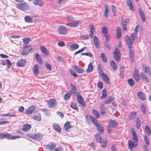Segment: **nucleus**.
I'll list each match as a JSON object with an SVG mask.
<instances>
[{"mask_svg":"<svg viewBox=\"0 0 151 151\" xmlns=\"http://www.w3.org/2000/svg\"><path fill=\"white\" fill-rule=\"evenodd\" d=\"M19 136L14 135L12 136L7 133H0V139L7 138L8 139H14L20 138Z\"/></svg>","mask_w":151,"mask_h":151,"instance_id":"1","label":"nucleus"},{"mask_svg":"<svg viewBox=\"0 0 151 151\" xmlns=\"http://www.w3.org/2000/svg\"><path fill=\"white\" fill-rule=\"evenodd\" d=\"M17 7L21 10L25 11L28 9L29 6L27 3L23 2L17 4Z\"/></svg>","mask_w":151,"mask_h":151,"instance_id":"2","label":"nucleus"},{"mask_svg":"<svg viewBox=\"0 0 151 151\" xmlns=\"http://www.w3.org/2000/svg\"><path fill=\"white\" fill-rule=\"evenodd\" d=\"M115 60L118 62H119L120 60L121 53L119 50L116 48L113 52Z\"/></svg>","mask_w":151,"mask_h":151,"instance_id":"3","label":"nucleus"},{"mask_svg":"<svg viewBox=\"0 0 151 151\" xmlns=\"http://www.w3.org/2000/svg\"><path fill=\"white\" fill-rule=\"evenodd\" d=\"M29 137L36 140H40L42 139V135L40 133L31 134Z\"/></svg>","mask_w":151,"mask_h":151,"instance_id":"4","label":"nucleus"},{"mask_svg":"<svg viewBox=\"0 0 151 151\" xmlns=\"http://www.w3.org/2000/svg\"><path fill=\"white\" fill-rule=\"evenodd\" d=\"M58 32L60 35H64L67 33L68 31L67 28L65 27L60 26L58 28Z\"/></svg>","mask_w":151,"mask_h":151,"instance_id":"5","label":"nucleus"},{"mask_svg":"<svg viewBox=\"0 0 151 151\" xmlns=\"http://www.w3.org/2000/svg\"><path fill=\"white\" fill-rule=\"evenodd\" d=\"M138 144V142L134 141H132L129 140L128 141V147L129 149L131 150H132L133 148L136 147Z\"/></svg>","mask_w":151,"mask_h":151,"instance_id":"6","label":"nucleus"},{"mask_svg":"<svg viewBox=\"0 0 151 151\" xmlns=\"http://www.w3.org/2000/svg\"><path fill=\"white\" fill-rule=\"evenodd\" d=\"M77 99L78 101L80 104L83 107L85 106V104L82 97L80 95L78 94L77 95Z\"/></svg>","mask_w":151,"mask_h":151,"instance_id":"7","label":"nucleus"},{"mask_svg":"<svg viewBox=\"0 0 151 151\" xmlns=\"http://www.w3.org/2000/svg\"><path fill=\"white\" fill-rule=\"evenodd\" d=\"M81 22L82 21L80 20H77L71 23H68L66 25L70 27H76L79 25Z\"/></svg>","mask_w":151,"mask_h":151,"instance_id":"8","label":"nucleus"},{"mask_svg":"<svg viewBox=\"0 0 151 151\" xmlns=\"http://www.w3.org/2000/svg\"><path fill=\"white\" fill-rule=\"evenodd\" d=\"M56 104V101L54 98L50 99L48 101V106L50 108L54 107Z\"/></svg>","mask_w":151,"mask_h":151,"instance_id":"9","label":"nucleus"},{"mask_svg":"<svg viewBox=\"0 0 151 151\" xmlns=\"http://www.w3.org/2000/svg\"><path fill=\"white\" fill-rule=\"evenodd\" d=\"M45 146L47 149L52 150L55 148L56 145L55 143L50 142L49 144L46 145Z\"/></svg>","mask_w":151,"mask_h":151,"instance_id":"10","label":"nucleus"},{"mask_svg":"<svg viewBox=\"0 0 151 151\" xmlns=\"http://www.w3.org/2000/svg\"><path fill=\"white\" fill-rule=\"evenodd\" d=\"M126 39L128 47L129 49H131L133 45L130 37L128 35H126Z\"/></svg>","mask_w":151,"mask_h":151,"instance_id":"11","label":"nucleus"},{"mask_svg":"<svg viewBox=\"0 0 151 151\" xmlns=\"http://www.w3.org/2000/svg\"><path fill=\"white\" fill-rule=\"evenodd\" d=\"M32 49V48L29 49H28L27 47L24 48L21 52V55H27L31 51Z\"/></svg>","mask_w":151,"mask_h":151,"instance_id":"12","label":"nucleus"},{"mask_svg":"<svg viewBox=\"0 0 151 151\" xmlns=\"http://www.w3.org/2000/svg\"><path fill=\"white\" fill-rule=\"evenodd\" d=\"M35 106H31L25 110V113L27 114H31L35 111Z\"/></svg>","mask_w":151,"mask_h":151,"instance_id":"13","label":"nucleus"},{"mask_svg":"<svg viewBox=\"0 0 151 151\" xmlns=\"http://www.w3.org/2000/svg\"><path fill=\"white\" fill-rule=\"evenodd\" d=\"M26 63V60L24 59H21L19 60L17 63V65L18 66L23 67L24 66Z\"/></svg>","mask_w":151,"mask_h":151,"instance_id":"14","label":"nucleus"},{"mask_svg":"<svg viewBox=\"0 0 151 151\" xmlns=\"http://www.w3.org/2000/svg\"><path fill=\"white\" fill-rule=\"evenodd\" d=\"M109 126L112 127H114L118 126V123L115 120H111L109 122Z\"/></svg>","mask_w":151,"mask_h":151,"instance_id":"15","label":"nucleus"},{"mask_svg":"<svg viewBox=\"0 0 151 151\" xmlns=\"http://www.w3.org/2000/svg\"><path fill=\"white\" fill-rule=\"evenodd\" d=\"M114 100V98L112 96H110L107 97L104 101L103 103L106 104H109L111 103Z\"/></svg>","mask_w":151,"mask_h":151,"instance_id":"16","label":"nucleus"},{"mask_svg":"<svg viewBox=\"0 0 151 151\" xmlns=\"http://www.w3.org/2000/svg\"><path fill=\"white\" fill-rule=\"evenodd\" d=\"M35 57L37 61L39 64L41 65L42 63V61L41 57L38 54L36 53L35 54Z\"/></svg>","mask_w":151,"mask_h":151,"instance_id":"17","label":"nucleus"},{"mask_svg":"<svg viewBox=\"0 0 151 151\" xmlns=\"http://www.w3.org/2000/svg\"><path fill=\"white\" fill-rule=\"evenodd\" d=\"M93 43L95 46L97 48H98L99 46V41L98 39L96 36H94L93 38Z\"/></svg>","mask_w":151,"mask_h":151,"instance_id":"18","label":"nucleus"},{"mask_svg":"<svg viewBox=\"0 0 151 151\" xmlns=\"http://www.w3.org/2000/svg\"><path fill=\"white\" fill-rule=\"evenodd\" d=\"M40 48L42 52L44 54V56H45V55H48L49 54L47 50L44 46L41 45L40 46Z\"/></svg>","mask_w":151,"mask_h":151,"instance_id":"19","label":"nucleus"},{"mask_svg":"<svg viewBox=\"0 0 151 151\" xmlns=\"http://www.w3.org/2000/svg\"><path fill=\"white\" fill-rule=\"evenodd\" d=\"M100 112L101 114L104 116L105 115L106 113V109L105 107V105L104 104H102L100 107Z\"/></svg>","mask_w":151,"mask_h":151,"instance_id":"20","label":"nucleus"},{"mask_svg":"<svg viewBox=\"0 0 151 151\" xmlns=\"http://www.w3.org/2000/svg\"><path fill=\"white\" fill-rule=\"evenodd\" d=\"M139 15L141 18L142 21L143 22H145V17L143 12L140 8L139 9Z\"/></svg>","mask_w":151,"mask_h":151,"instance_id":"21","label":"nucleus"},{"mask_svg":"<svg viewBox=\"0 0 151 151\" xmlns=\"http://www.w3.org/2000/svg\"><path fill=\"white\" fill-rule=\"evenodd\" d=\"M137 95L139 97L141 100H144L146 99L145 94L142 92H138L137 93Z\"/></svg>","mask_w":151,"mask_h":151,"instance_id":"22","label":"nucleus"},{"mask_svg":"<svg viewBox=\"0 0 151 151\" xmlns=\"http://www.w3.org/2000/svg\"><path fill=\"white\" fill-rule=\"evenodd\" d=\"M53 129L58 132H60L61 129L60 126L56 123H54L53 125Z\"/></svg>","mask_w":151,"mask_h":151,"instance_id":"23","label":"nucleus"},{"mask_svg":"<svg viewBox=\"0 0 151 151\" xmlns=\"http://www.w3.org/2000/svg\"><path fill=\"white\" fill-rule=\"evenodd\" d=\"M23 47H27V45L28 44L30 41V38L29 37H25L23 39Z\"/></svg>","mask_w":151,"mask_h":151,"instance_id":"24","label":"nucleus"},{"mask_svg":"<svg viewBox=\"0 0 151 151\" xmlns=\"http://www.w3.org/2000/svg\"><path fill=\"white\" fill-rule=\"evenodd\" d=\"M102 78L104 81L107 84L109 83V79L107 75L105 73H102Z\"/></svg>","mask_w":151,"mask_h":151,"instance_id":"25","label":"nucleus"},{"mask_svg":"<svg viewBox=\"0 0 151 151\" xmlns=\"http://www.w3.org/2000/svg\"><path fill=\"white\" fill-rule=\"evenodd\" d=\"M130 38H131L132 41H134V40H136L138 38L137 33L136 32L133 33L131 34Z\"/></svg>","mask_w":151,"mask_h":151,"instance_id":"26","label":"nucleus"},{"mask_svg":"<svg viewBox=\"0 0 151 151\" xmlns=\"http://www.w3.org/2000/svg\"><path fill=\"white\" fill-rule=\"evenodd\" d=\"M31 127V125L29 124H27L23 125V128L22 129L24 131L27 132L29 130Z\"/></svg>","mask_w":151,"mask_h":151,"instance_id":"27","label":"nucleus"},{"mask_svg":"<svg viewBox=\"0 0 151 151\" xmlns=\"http://www.w3.org/2000/svg\"><path fill=\"white\" fill-rule=\"evenodd\" d=\"M33 3L35 5H37L42 6L43 5V3L41 0H34Z\"/></svg>","mask_w":151,"mask_h":151,"instance_id":"28","label":"nucleus"},{"mask_svg":"<svg viewBox=\"0 0 151 151\" xmlns=\"http://www.w3.org/2000/svg\"><path fill=\"white\" fill-rule=\"evenodd\" d=\"M132 134L133 136L132 139L134 141L138 142L137 134L135 131H132Z\"/></svg>","mask_w":151,"mask_h":151,"instance_id":"29","label":"nucleus"},{"mask_svg":"<svg viewBox=\"0 0 151 151\" xmlns=\"http://www.w3.org/2000/svg\"><path fill=\"white\" fill-rule=\"evenodd\" d=\"M127 5L129 6V9L133 11L134 9L131 0H127Z\"/></svg>","mask_w":151,"mask_h":151,"instance_id":"30","label":"nucleus"},{"mask_svg":"<svg viewBox=\"0 0 151 151\" xmlns=\"http://www.w3.org/2000/svg\"><path fill=\"white\" fill-rule=\"evenodd\" d=\"M128 22V19H123L122 21V24L124 30H126L127 29V22Z\"/></svg>","mask_w":151,"mask_h":151,"instance_id":"31","label":"nucleus"},{"mask_svg":"<svg viewBox=\"0 0 151 151\" xmlns=\"http://www.w3.org/2000/svg\"><path fill=\"white\" fill-rule=\"evenodd\" d=\"M105 10L104 11V16L106 18H107L108 17L109 13V9L106 4L104 5Z\"/></svg>","mask_w":151,"mask_h":151,"instance_id":"32","label":"nucleus"},{"mask_svg":"<svg viewBox=\"0 0 151 151\" xmlns=\"http://www.w3.org/2000/svg\"><path fill=\"white\" fill-rule=\"evenodd\" d=\"M39 66L37 64H36L33 68L34 73L36 75L39 73Z\"/></svg>","mask_w":151,"mask_h":151,"instance_id":"33","label":"nucleus"},{"mask_svg":"<svg viewBox=\"0 0 151 151\" xmlns=\"http://www.w3.org/2000/svg\"><path fill=\"white\" fill-rule=\"evenodd\" d=\"M140 76L142 79L146 82H148L149 81V78L143 73H141L140 74Z\"/></svg>","mask_w":151,"mask_h":151,"instance_id":"34","label":"nucleus"},{"mask_svg":"<svg viewBox=\"0 0 151 151\" xmlns=\"http://www.w3.org/2000/svg\"><path fill=\"white\" fill-rule=\"evenodd\" d=\"M25 21L28 23H31L33 21V19L29 16H26L24 17Z\"/></svg>","mask_w":151,"mask_h":151,"instance_id":"35","label":"nucleus"},{"mask_svg":"<svg viewBox=\"0 0 151 151\" xmlns=\"http://www.w3.org/2000/svg\"><path fill=\"white\" fill-rule=\"evenodd\" d=\"M107 92L106 89H104L102 92V94L100 97L101 99H103L105 98L107 96Z\"/></svg>","mask_w":151,"mask_h":151,"instance_id":"36","label":"nucleus"},{"mask_svg":"<svg viewBox=\"0 0 151 151\" xmlns=\"http://www.w3.org/2000/svg\"><path fill=\"white\" fill-rule=\"evenodd\" d=\"M137 116V113L136 112L134 111L131 112L129 116V119L131 120L135 118Z\"/></svg>","mask_w":151,"mask_h":151,"instance_id":"37","label":"nucleus"},{"mask_svg":"<svg viewBox=\"0 0 151 151\" xmlns=\"http://www.w3.org/2000/svg\"><path fill=\"white\" fill-rule=\"evenodd\" d=\"M90 118L91 119L92 122L96 126L98 124L97 119L95 118L94 117L90 115L89 116Z\"/></svg>","mask_w":151,"mask_h":151,"instance_id":"38","label":"nucleus"},{"mask_svg":"<svg viewBox=\"0 0 151 151\" xmlns=\"http://www.w3.org/2000/svg\"><path fill=\"white\" fill-rule=\"evenodd\" d=\"M95 137L96 138V141L99 142H101L102 138L101 136L98 134H97L96 135H94Z\"/></svg>","mask_w":151,"mask_h":151,"instance_id":"39","label":"nucleus"},{"mask_svg":"<svg viewBox=\"0 0 151 151\" xmlns=\"http://www.w3.org/2000/svg\"><path fill=\"white\" fill-rule=\"evenodd\" d=\"M129 53L130 58L132 62H133L134 59V53L131 49H130Z\"/></svg>","mask_w":151,"mask_h":151,"instance_id":"40","label":"nucleus"},{"mask_svg":"<svg viewBox=\"0 0 151 151\" xmlns=\"http://www.w3.org/2000/svg\"><path fill=\"white\" fill-rule=\"evenodd\" d=\"M98 128V130L101 133H103L104 132V128L100 124H98L96 125Z\"/></svg>","mask_w":151,"mask_h":151,"instance_id":"41","label":"nucleus"},{"mask_svg":"<svg viewBox=\"0 0 151 151\" xmlns=\"http://www.w3.org/2000/svg\"><path fill=\"white\" fill-rule=\"evenodd\" d=\"M93 69V67L92 63H90L88 64V68L86 70V71L88 73L90 72Z\"/></svg>","mask_w":151,"mask_h":151,"instance_id":"42","label":"nucleus"},{"mask_svg":"<svg viewBox=\"0 0 151 151\" xmlns=\"http://www.w3.org/2000/svg\"><path fill=\"white\" fill-rule=\"evenodd\" d=\"M70 86L71 87V91L72 93L74 94L76 93L77 91L75 86L72 84H71Z\"/></svg>","mask_w":151,"mask_h":151,"instance_id":"43","label":"nucleus"},{"mask_svg":"<svg viewBox=\"0 0 151 151\" xmlns=\"http://www.w3.org/2000/svg\"><path fill=\"white\" fill-rule=\"evenodd\" d=\"M71 93L70 91L68 92L64 96V99L65 100H67L70 97Z\"/></svg>","mask_w":151,"mask_h":151,"instance_id":"44","label":"nucleus"},{"mask_svg":"<svg viewBox=\"0 0 151 151\" xmlns=\"http://www.w3.org/2000/svg\"><path fill=\"white\" fill-rule=\"evenodd\" d=\"M92 111L96 118H98L100 117V114L97 110L93 109L92 110Z\"/></svg>","mask_w":151,"mask_h":151,"instance_id":"45","label":"nucleus"},{"mask_svg":"<svg viewBox=\"0 0 151 151\" xmlns=\"http://www.w3.org/2000/svg\"><path fill=\"white\" fill-rule=\"evenodd\" d=\"M121 29L119 27H117L116 30V36L118 38L120 37L121 36Z\"/></svg>","mask_w":151,"mask_h":151,"instance_id":"46","label":"nucleus"},{"mask_svg":"<svg viewBox=\"0 0 151 151\" xmlns=\"http://www.w3.org/2000/svg\"><path fill=\"white\" fill-rule=\"evenodd\" d=\"M136 124L137 128L139 129L141 126V123L140 120L138 119V118L136 121Z\"/></svg>","mask_w":151,"mask_h":151,"instance_id":"47","label":"nucleus"},{"mask_svg":"<svg viewBox=\"0 0 151 151\" xmlns=\"http://www.w3.org/2000/svg\"><path fill=\"white\" fill-rule=\"evenodd\" d=\"M33 118L37 121H40L41 119V116L40 113H38L37 115L34 116Z\"/></svg>","mask_w":151,"mask_h":151,"instance_id":"48","label":"nucleus"},{"mask_svg":"<svg viewBox=\"0 0 151 151\" xmlns=\"http://www.w3.org/2000/svg\"><path fill=\"white\" fill-rule=\"evenodd\" d=\"M110 64L111 68L114 70L117 69L116 65L113 60H111L110 62Z\"/></svg>","mask_w":151,"mask_h":151,"instance_id":"49","label":"nucleus"},{"mask_svg":"<svg viewBox=\"0 0 151 151\" xmlns=\"http://www.w3.org/2000/svg\"><path fill=\"white\" fill-rule=\"evenodd\" d=\"M111 10L112 14L114 16H115L116 14V7L114 5L111 6Z\"/></svg>","mask_w":151,"mask_h":151,"instance_id":"50","label":"nucleus"},{"mask_svg":"<svg viewBox=\"0 0 151 151\" xmlns=\"http://www.w3.org/2000/svg\"><path fill=\"white\" fill-rule=\"evenodd\" d=\"M102 32L104 35H106L108 32V28L105 26L102 29Z\"/></svg>","mask_w":151,"mask_h":151,"instance_id":"51","label":"nucleus"},{"mask_svg":"<svg viewBox=\"0 0 151 151\" xmlns=\"http://www.w3.org/2000/svg\"><path fill=\"white\" fill-rule=\"evenodd\" d=\"M145 130L146 132L147 133L148 135H150L151 134V130L150 128L148 126H146L145 128Z\"/></svg>","mask_w":151,"mask_h":151,"instance_id":"52","label":"nucleus"},{"mask_svg":"<svg viewBox=\"0 0 151 151\" xmlns=\"http://www.w3.org/2000/svg\"><path fill=\"white\" fill-rule=\"evenodd\" d=\"M101 58L102 60L104 61V62L105 63L106 62V57L105 56V54H104V53H101Z\"/></svg>","mask_w":151,"mask_h":151,"instance_id":"53","label":"nucleus"},{"mask_svg":"<svg viewBox=\"0 0 151 151\" xmlns=\"http://www.w3.org/2000/svg\"><path fill=\"white\" fill-rule=\"evenodd\" d=\"M128 83L130 86H132L134 84V81L132 79H129L128 80Z\"/></svg>","mask_w":151,"mask_h":151,"instance_id":"54","label":"nucleus"},{"mask_svg":"<svg viewBox=\"0 0 151 151\" xmlns=\"http://www.w3.org/2000/svg\"><path fill=\"white\" fill-rule=\"evenodd\" d=\"M69 71L71 74L74 76L75 77H76L78 76V75L74 71L71 69H70Z\"/></svg>","mask_w":151,"mask_h":151,"instance_id":"55","label":"nucleus"},{"mask_svg":"<svg viewBox=\"0 0 151 151\" xmlns=\"http://www.w3.org/2000/svg\"><path fill=\"white\" fill-rule=\"evenodd\" d=\"M89 28L90 29V32H94V27L92 24L90 23L89 25Z\"/></svg>","mask_w":151,"mask_h":151,"instance_id":"56","label":"nucleus"},{"mask_svg":"<svg viewBox=\"0 0 151 151\" xmlns=\"http://www.w3.org/2000/svg\"><path fill=\"white\" fill-rule=\"evenodd\" d=\"M70 47L72 49H76L79 47V45L77 44H72L70 46Z\"/></svg>","mask_w":151,"mask_h":151,"instance_id":"57","label":"nucleus"},{"mask_svg":"<svg viewBox=\"0 0 151 151\" xmlns=\"http://www.w3.org/2000/svg\"><path fill=\"white\" fill-rule=\"evenodd\" d=\"M86 47H83V48H82L81 49L78 50L76 52L74 53V55H76L77 54H78V53H79L82 52H83L85 49H86Z\"/></svg>","mask_w":151,"mask_h":151,"instance_id":"58","label":"nucleus"},{"mask_svg":"<svg viewBox=\"0 0 151 151\" xmlns=\"http://www.w3.org/2000/svg\"><path fill=\"white\" fill-rule=\"evenodd\" d=\"M144 141L147 145H149V139L148 137L147 136H145L144 137Z\"/></svg>","mask_w":151,"mask_h":151,"instance_id":"59","label":"nucleus"},{"mask_svg":"<svg viewBox=\"0 0 151 151\" xmlns=\"http://www.w3.org/2000/svg\"><path fill=\"white\" fill-rule=\"evenodd\" d=\"M145 72L148 74H151V72L150 70V68L149 67L146 66L145 67Z\"/></svg>","mask_w":151,"mask_h":151,"instance_id":"60","label":"nucleus"},{"mask_svg":"<svg viewBox=\"0 0 151 151\" xmlns=\"http://www.w3.org/2000/svg\"><path fill=\"white\" fill-rule=\"evenodd\" d=\"M139 76V70L137 69H135L134 72V73L133 76Z\"/></svg>","mask_w":151,"mask_h":151,"instance_id":"61","label":"nucleus"},{"mask_svg":"<svg viewBox=\"0 0 151 151\" xmlns=\"http://www.w3.org/2000/svg\"><path fill=\"white\" fill-rule=\"evenodd\" d=\"M42 111L45 115L49 116L50 115V113L48 110L44 109L42 110Z\"/></svg>","mask_w":151,"mask_h":151,"instance_id":"62","label":"nucleus"},{"mask_svg":"<svg viewBox=\"0 0 151 151\" xmlns=\"http://www.w3.org/2000/svg\"><path fill=\"white\" fill-rule=\"evenodd\" d=\"M98 70L99 71V74H100L101 73H103V69L102 68H101V65H98Z\"/></svg>","mask_w":151,"mask_h":151,"instance_id":"63","label":"nucleus"},{"mask_svg":"<svg viewBox=\"0 0 151 151\" xmlns=\"http://www.w3.org/2000/svg\"><path fill=\"white\" fill-rule=\"evenodd\" d=\"M45 67L49 70H51L52 69L51 65L47 63H45Z\"/></svg>","mask_w":151,"mask_h":151,"instance_id":"64","label":"nucleus"}]
</instances>
